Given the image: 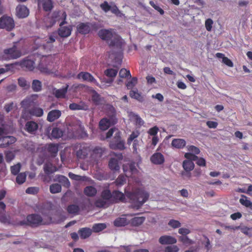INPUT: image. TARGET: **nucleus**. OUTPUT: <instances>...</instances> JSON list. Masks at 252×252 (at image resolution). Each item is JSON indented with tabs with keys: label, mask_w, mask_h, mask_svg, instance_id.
Instances as JSON below:
<instances>
[{
	"label": "nucleus",
	"mask_w": 252,
	"mask_h": 252,
	"mask_svg": "<svg viewBox=\"0 0 252 252\" xmlns=\"http://www.w3.org/2000/svg\"><path fill=\"white\" fill-rule=\"evenodd\" d=\"M126 181V179L123 175H120L118 178L116 179L115 184L116 186L119 187L122 186Z\"/></svg>",
	"instance_id": "46"
},
{
	"label": "nucleus",
	"mask_w": 252,
	"mask_h": 252,
	"mask_svg": "<svg viewBox=\"0 0 252 252\" xmlns=\"http://www.w3.org/2000/svg\"><path fill=\"white\" fill-rule=\"evenodd\" d=\"M36 95H32L28 96L23 100L21 102L22 107L26 111L34 107L36 105Z\"/></svg>",
	"instance_id": "10"
},
{
	"label": "nucleus",
	"mask_w": 252,
	"mask_h": 252,
	"mask_svg": "<svg viewBox=\"0 0 252 252\" xmlns=\"http://www.w3.org/2000/svg\"><path fill=\"white\" fill-rule=\"evenodd\" d=\"M43 219L41 216L38 214H31L27 216L26 220L19 222L20 225H28L31 227H38L43 224Z\"/></svg>",
	"instance_id": "3"
},
{
	"label": "nucleus",
	"mask_w": 252,
	"mask_h": 252,
	"mask_svg": "<svg viewBox=\"0 0 252 252\" xmlns=\"http://www.w3.org/2000/svg\"><path fill=\"white\" fill-rule=\"evenodd\" d=\"M168 225L170 227L176 228L181 227V223L177 220H170L168 222Z\"/></svg>",
	"instance_id": "57"
},
{
	"label": "nucleus",
	"mask_w": 252,
	"mask_h": 252,
	"mask_svg": "<svg viewBox=\"0 0 252 252\" xmlns=\"http://www.w3.org/2000/svg\"><path fill=\"white\" fill-rule=\"evenodd\" d=\"M152 163L157 165H160L165 161L164 157L161 153H155L151 157Z\"/></svg>",
	"instance_id": "18"
},
{
	"label": "nucleus",
	"mask_w": 252,
	"mask_h": 252,
	"mask_svg": "<svg viewBox=\"0 0 252 252\" xmlns=\"http://www.w3.org/2000/svg\"><path fill=\"white\" fill-rule=\"evenodd\" d=\"M16 178V183L19 185H21L25 182L26 180V174L25 173H21L17 174Z\"/></svg>",
	"instance_id": "47"
},
{
	"label": "nucleus",
	"mask_w": 252,
	"mask_h": 252,
	"mask_svg": "<svg viewBox=\"0 0 252 252\" xmlns=\"http://www.w3.org/2000/svg\"><path fill=\"white\" fill-rule=\"evenodd\" d=\"M29 114L31 116H34L36 117H41L43 115V110L37 107H32L27 110Z\"/></svg>",
	"instance_id": "28"
},
{
	"label": "nucleus",
	"mask_w": 252,
	"mask_h": 252,
	"mask_svg": "<svg viewBox=\"0 0 252 252\" xmlns=\"http://www.w3.org/2000/svg\"><path fill=\"white\" fill-rule=\"evenodd\" d=\"M90 149L86 144H82L77 151L76 156L79 159H85L89 155Z\"/></svg>",
	"instance_id": "14"
},
{
	"label": "nucleus",
	"mask_w": 252,
	"mask_h": 252,
	"mask_svg": "<svg viewBox=\"0 0 252 252\" xmlns=\"http://www.w3.org/2000/svg\"><path fill=\"white\" fill-rule=\"evenodd\" d=\"M108 167L111 170L117 171L119 170L120 167L118 160L114 158H111L108 162Z\"/></svg>",
	"instance_id": "35"
},
{
	"label": "nucleus",
	"mask_w": 252,
	"mask_h": 252,
	"mask_svg": "<svg viewBox=\"0 0 252 252\" xmlns=\"http://www.w3.org/2000/svg\"><path fill=\"white\" fill-rule=\"evenodd\" d=\"M98 35L101 39L106 41L110 47L116 46L120 48L122 47V38L118 34L112 32L111 29L101 30L98 31Z\"/></svg>",
	"instance_id": "2"
},
{
	"label": "nucleus",
	"mask_w": 252,
	"mask_h": 252,
	"mask_svg": "<svg viewBox=\"0 0 252 252\" xmlns=\"http://www.w3.org/2000/svg\"><path fill=\"white\" fill-rule=\"evenodd\" d=\"M15 27L14 21L10 17L3 15L0 18V29L11 31Z\"/></svg>",
	"instance_id": "6"
},
{
	"label": "nucleus",
	"mask_w": 252,
	"mask_h": 252,
	"mask_svg": "<svg viewBox=\"0 0 252 252\" xmlns=\"http://www.w3.org/2000/svg\"><path fill=\"white\" fill-rule=\"evenodd\" d=\"M95 24L91 23H80L77 26V31L78 33L82 34H89L91 29H95Z\"/></svg>",
	"instance_id": "9"
},
{
	"label": "nucleus",
	"mask_w": 252,
	"mask_h": 252,
	"mask_svg": "<svg viewBox=\"0 0 252 252\" xmlns=\"http://www.w3.org/2000/svg\"><path fill=\"white\" fill-rule=\"evenodd\" d=\"M119 76L122 78H131L130 72L125 68H122L120 70Z\"/></svg>",
	"instance_id": "50"
},
{
	"label": "nucleus",
	"mask_w": 252,
	"mask_h": 252,
	"mask_svg": "<svg viewBox=\"0 0 252 252\" xmlns=\"http://www.w3.org/2000/svg\"><path fill=\"white\" fill-rule=\"evenodd\" d=\"M131 117L133 120L135 121L137 125L141 126L144 124L143 120L141 119L139 115L133 113L131 115Z\"/></svg>",
	"instance_id": "52"
},
{
	"label": "nucleus",
	"mask_w": 252,
	"mask_h": 252,
	"mask_svg": "<svg viewBox=\"0 0 252 252\" xmlns=\"http://www.w3.org/2000/svg\"><path fill=\"white\" fill-rule=\"evenodd\" d=\"M32 88L35 92H38L42 90V83L38 80H34L32 82Z\"/></svg>",
	"instance_id": "41"
},
{
	"label": "nucleus",
	"mask_w": 252,
	"mask_h": 252,
	"mask_svg": "<svg viewBox=\"0 0 252 252\" xmlns=\"http://www.w3.org/2000/svg\"><path fill=\"white\" fill-rule=\"evenodd\" d=\"M80 210V208L77 204H70L67 206V211L69 214L77 215Z\"/></svg>",
	"instance_id": "36"
},
{
	"label": "nucleus",
	"mask_w": 252,
	"mask_h": 252,
	"mask_svg": "<svg viewBox=\"0 0 252 252\" xmlns=\"http://www.w3.org/2000/svg\"><path fill=\"white\" fill-rule=\"evenodd\" d=\"M139 132L138 131H133L131 134L130 135V136L127 139V144L129 145L131 144L132 141L135 140L137 137H138L139 135Z\"/></svg>",
	"instance_id": "51"
},
{
	"label": "nucleus",
	"mask_w": 252,
	"mask_h": 252,
	"mask_svg": "<svg viewBox=\"0 0 252 252\" xmlns=\"http://www.w3.org/2000/svg\"><path fill=\"white\" fill-rule=\"evenodd\" d=\"M106 224L103 223H95L93 226V230L94 232H98L106 228Z\"/></svg>",
	"instance_id": "45"
},
{
	"label": "nucleus",
	"mask_w": 252,
	"mask_h": 252,
	"mask_svg": "<svg viewBox=\"0 0 252 252\" xmlns=\"http://www.w3.org/2000/svg\"><path fill=\"white\" fill-rule=\"evenodd\" d=\"M61 116V111L59 110H52L48 113L47 120L49 122H53Z\"/></svg>",
	"instance_id": "24"
},
{
	"label": "nucleus",
	"mask_w": 252,
	"mask_h": 252,
	"mask_svg": "<svg viewBox=\"0 0 252 252\" xmlns=\"http://www.w3.org/2000/svg\"><path fill=\"white\" fill-rule=\"evenodd\" d=\"M45 149L52 156L56 157L59 152V145L56 144L49 143L45 145Z\"/></svg>",
	"instance_id": "25"
},
{
	"label": "nucleus",
	"mask_w": 252,
	"mask_h": 252,
	"mask_svg": "<svg viewBox=\"0 0 252 252\" xmlns=\"http://www.w3.org/2000/svg\"><path fill=\"white\" fill-rule=\"evenodd\" d=\"M38 4L42 6L43 10L46 12H51L53 8L52 0H40Z\"/></svg>",
	"instance_id": "22"
},
{
	"label": "nucleus",
	"mask_w": 252,
	"mask_h": 252,
	"mask_svg": "<svg viewBox=\"0 0 252 252\" xmlns=\"http://www.w3.org/2000/svg\"><path fill=\"white\" fill-rule=\"evenodd\" d=\"M145 220L144 217H136L129 220V224L132 226L137 227L143 223Z\"/></svg>",
	"instance_id": "26"
},
{
	"label": "nucleus",
	"mask_w": 252,
	"mask_h": 252,
	"mask_svg": "<svg viewBox=\"0 0 252 252\" xmlns=\"http://www.w3.org/2000/svg\"><path fill=\"white\" fill-rule=\"evenodd\" d=\"M63 135V131L59 127H53L52 130L51 136L52 138H60Z\"/></svg>",
	"instance_id": "40"
},
{
	"label": "nucleus",
	"mask_w": 252,
	"mask_h": 252,
	"mask_svg": "<svg viewBox=\"0 0 252 252\" xmlns=\"http://www.w3.org/2000/svg\"><path fill=\"white\" fill-rule=\"evenodd\" d=\"M129 95H130L131 98H134L140 102L144 100L143 96L141 95V94L138 93L136 89L135 90H131L130 91V93H129Z\"/></svg>",
	"instance_id": "37"
},
{
	"label": "nucleus",
	"mask_w": 252,
	"mask_h": 252,
	"mask_svg": "<svg viewBox=\"0 0 252 252\" xmlns=\"http://www.w3.org/2000/svg\"><path fill=\"white\" fill-rule=\"evenodd\" d=\"M38 128V125L34 121H28L25 125L26 130L31 134H34Z\"/></svg>",
	"instance_id": "21"
},
{
	"label": "nucleus",
	"mask_w": 252,
	"mask_h": 252,
	"mask_svg": "<svg viewBox=\"0 0 252 252\" xmlns=\"http://www.w3.org/2000/svg\"><path fill=\"white\" fill-rule=\"evenodd\" d=\"M129 224V220L126 218L120 217L114 220V224L116 227H123Z\"/></svg>",
	"instance_id": "31"
},
{
	"label": "nucleus",
	"mask_w": 252,
	"mask_h": 252,
	"mask_svg": "<svg viewBox=\"0 0 252 252\" xmlns=\"http://www.w3.org/2000/svg\"><path fill=\"white\" fill-rule=\"evenodd\" d=\"M183 168L185 171H191L194 168V164L193 161L190 160H184L183 162Z\"/></svg>",
	"instance_id": "39"
},
{
	"label": "nucleus",
	"mask_w": 252,
	"mask_h": 252,
	"mask_svg": "<svg viewBox=\"0 0 252 252\" xmlns=\"http://www.w3.org/2000/svg\"><path fill=\"white\" fill-rule=\"evenodd\" d=\"M158 242L162 245H173L177 243V239L171 236L163 235L158 239Z\"/></svg>",
	"instance_id": "17"
},
{
	"label": "nucleus",
	"mask_w": 252,
	"mask_h": 252,
	"mask_svg": "<svg viewBox=\"0 0 252 252\" xmlns=\"http://www.w3.org/2000/svg\"><path fill=\"white\" fill-rule=\"evenodd\" d=\"M14 64V65H19L23 69L30 71L33 70L35 67L34 61L29 59L28 57L19 62H16Z\"/></svg>",
	"instance_id": "11"
},
{
	"label": "nucleus",
	"mask_w": 252,
	"mask_h": 252,
	"mask_svg": "<svg viewBox=\"0 0 252 252\" xmlns=\"http://www.w3.org/2000/svg\"><path fill=\"white\" fill-rule=\"evenodd\" d=\"M57 38L56 33H53L49 35L48 38L45 40L46 43L43 45V48L45 50H48L51 51L53 48V45H52L53 42L56 41Z\"/></svg>",
	"instance_id": "16"
},
{
	"label": "nucleus",
	"mask_w": 252,
	"mask_h": 252,
	"mask_svg": "<svg viewBox=\"0 0 252 252\" xmlns=\"http://www.w3.org/2000/svg\"><path fill=\"white\" fill-rule=\"evenodd\" d=\"M128 169L129 172L131 174L134 173L137 171L136 168L135 167V164L134 162L131 163H127L123 165V170L125 173L127 174Z\"/></svg>",
	"instance_id": "34"
},
{
	"label": "nucleus",
	"mask_w": 252,
	"mask_h": 252,
	"mask_svg": "<svg viewBox=\"0 0 252 252\" xmlns=\"http://www.w3.org/2000/svg\"><path fill=\"white\" fill-rule=\"evenodd\" d=\"M149 4H151L153 8H154L155 9H156L157 11L159 12L160 15H162L164 14V10H162V9L160 8L159 6L155 4L153 0L150 1Z\"/></svg>",
	"instance_id": "61"
},
{
	"label": "nucleus",
	"mask_w": 252,
	"mask_h": 252,
	"mask_svg": "<svg viewBox=\"0 0 252 252\" xmlns=\"http://www.w3.org/2000/svg\"><path fill=\"white\" fill-rule=\"evenodd\" d=\"M125 196L129 200V202L131 204L132 207L139 209L144 203L148 201L149 194L144 189L138 188L132 189L131 191L125 190V194L119 190H115L112 192L110 204L124 202Z\"/></svg>",
	"instance_id": "1"
},
{
	"label": "nucleus",
	"mask_w": 252,
	"mask_h": 252,
	"mask_svg": "<svg viewBox=\"0 0 252 252\" xmlns=\"http://www.w3.org/2000/svg\"><path fill=\"white\" fill-rule=\"evenodd\" d=\"M213 25V20L211 19H208L205 21V27L207 31H211Z\"/></svg>",
	"instance_id": "64"
},
{
	"label": "nucleus",
	"mask_w": 252,
	"mask_h": 252,
	"mask_svg": "<svg viewBox=\"0 0 252 252\" xmlns=\"http://www.w3.org/2000/svg\"><path fill=\"white\" fill-rule=\"evenodd\" d=\"M179 248L177 245L168 246L166 247L164 252H178Z\"/></svg>",
	"instance_id": "60"
},
{
	"label": "nucleus",
	"mask_w": 252,
	"mask_h": 252,
	"mask_svg": "<svg viewBox=\"0 0 252 252\" xmlns=\"http://www.w3.org/2000/svg\"><path fill=\"white\" fill-rule=\"evenodd\" d=\"M239 201L241 205L245 206L246 207L252 208V202L248 199L247 196L241 195Z\"/></svg>",
	"instance_id": "42"
},
{
	"label": "nucleus",
	"mask_w": 252,
	"mask_h": 252,
	"mask_svg": "<svg viewBox=\"0 0 252 252\" xmlns=\"http://www.w3.org/2000/svg\"><path fill=\"white\" fill-rule=\"evenodd\" d=\"M92 100L95 105H98L101 101V97L98 94L95 93L93 95Z\"/></svg>",
	"instance_id": "63"
},
{
	"label": "nucleus",
	"mask_w": 252,
	"mask_h": 252,
	"mask_svg": "<svg viewBox=\"0 0 252 252\" xmlns=\"http://www.w3.org/2000/svg\"><path fill=\"white\" fill-rule=\"evenodd\" d=\"M68 88V85H66L65 86L62 87L60 89H55L53 90V94L57 98H64L67 92Z\"/></svg>",
	"instance_id": "20"
},
{
	"label": "nucleus",
	"mask_w": 252,
	"mask_h": 252,
	"mask_svg": "<svg viewBox=\"0 0 252 252\" xmlns=\"http://www.w3.org/2000/svg\"><path fill=\"white\" fill-rule=\"evenodd\" d=\"M158 128L157 126H154L148 131V133L150 135L153 136H157L158 132Z\"/></svg>",
	"instance_id": "62"
},
{
	"label": "nucleus",
	"mask_w": 252,
	"mask_h": 252,
	"mask_svg": "<svg viewBox=\"0 0 252 252\" xmlns=\"http://www.w3.org/2000/svg\"><path fill=\"white\" fill-rule=\"evenodd\" d=\"M120 137L118 136L117 139L115 141H111L110 143V148L111 149H119L120 150H124L125 144L124 142L121 140H118L120 139Z\"/></svg>",
	"instance_id": "23"
},
{
	"label": "nucleus",
	"mask_w": 252,
	"mask_h": 252,
	"mask_svg": "<svg viewBox=\"0 0 252 252\" xmlns=\"http://www.w3.org/2000/svg\"><path fill=\"white\" fill-rule=\"evenodd\" d=\"M186 145V141L183 139L176 138L174 139L172 141V145L173 147L180 149H183Z\"/></svg>",
	"instance_id": "27"
},
{
	"label": "nucleus",
	"mask_w": 252,
	"mask_h": 252,
	"mask_svg": "<svg viewBox=\"0 0 252 252\" xmlns=\"http://www.w3.org/2000/svg\"><path fill=\"white\" fill-rule=\"evenodd\" d=\"M111 120L113 121V122H112ZM111 120L107 118H103L101 119L99 122V128L102 130H107L108 127L111 126L112 123H115L116 122L115 118L112 117Z\"/></svg>",
	"instance_id": "19"
},
{
	"label": "nucleus",
	"mask_w": 252,
	"mask_h": 252,
	"mask_svg": "<svg viewBox=\"0 0 252 252\" xmlns=\"http://www.w3.org/2000/svg\"><path fill=\"white\" fill-rule=\"evenodd\" d=\"M39 189L37 187H31L28 188L26 190V193L35 194L38 193Z\"/></svg>",
	"instance_id": "59"
},
{
	"label": "nucleus",
	"mask_w": 252,
	"mask_h": 252,
	"mask_svg": "<svg viewBox=\"0 0 252 252\" xmlns=\"http://www.w3.org/2000/svg\"><path fill=\"white\" fill-rule=\"evenodd\" d=\"M102 199H99L95 202V205L98 207H103L106 203L110 204L112 197V192L109 189H104L101 194Z\"/></svg>",
	"instance_id": "7"
},
{
	"label": "nucleus",
	"mask_w": 252,
	"mask_h": 252,
	"mask_svg": "<svg viewBox=\"0 0 252 252\" xmlns=\"http://www.w3.org/2000/svg\"><path fill=\"white\" fill-rule=\"evenodd\" d=\"M100 7L104 12H107L111 11L112 13L117 16L119 15L121 13L120 11L115 4L111 6L108 4L107 1H105L104 2L100 4Z\"/></svg>",
	"instance_id": "12"
},
{
	"label": "nucleus",
	"mask_w": 252,
	"mask_h": 252,
	"mask_svg": "<svg viewBox=\"0 0 252 252\" xmlns=\"http://www.w3.org/2000/svg\"><path fill=\"white\" fill-rule=\"evenodd\" d=\"M29 14V9L25 5L19 4L16 8V15L19 18H25Z\"/></svg>",
	"instance_id": "15"
},
{
	"label": "nucleus",
	"mask_w": 252,
	"mask_h": 252,
	"mask_svg": "<svg viewBox=\"0 0 252 252\" xmlns=\"http://www.w3.org/2000/svg\"><path fill=\"white\" fill-rule=\"evenodd\" d=\"M66 13L65 12L62 13V17H63V21L60 23V28L58 30V34L61 37L66 38L68 37L71 34L72 32V27H62L66 23Z\"/></svg>",
	"instance_id": "8"
},
{
	"label": "nucleus",
	"mask_w": 252,
	"mask_h": 252,
	"mask_svg": "<svg viewBox=\"0 0 252 252\" xmlns=\"http://www.w3.org/2000/svg\"><path fill=\"white\" fill-rule=\"evenodd\" d=\"M77 78V79H82L84 81L93 82L95 85H98V82L93 75L88 72L81 71L78 74Z\"/></svg>",
	"instance_id": "13"
},
{
	"label": "nucleus",
	"mask_w": 252,
	"mask_h": 252,
	"mask_svg": "<svg viewBox=\"0 0 252 252\" xmlns=\"http://www.w3.org/2000/svg\"><path fill=\"white\" fill-rule=\"evenodd\" d=\"M92 232L93 230L88 227H83L78 231V234L80 235V237L84 239L90 237Z\"/></svg>",
	"instance_id": "29"
},
{
	"label": "nucleus",
	"mask_w": 252,
	"mask_h": 252,
	"mask_svg": "<svg viewBox=\"0 0 252 252\" xmlns=\"http://www.w3.org/2000/svg\"><path fill=\"white\" fill-rule=\"evenodd\" d=\"M18 83L19 86L25 89H27L30 86V84L28 83L25 78L21 77L18 78Z\"/></svg>",
	"instance_id": "49"
},
{
	"label": "nucleus",
	"mask_w": 252,
	"mask_h": 252,
	"mask_svg": "<svg viewBox=\"0 0 252 252\" xmlns=\"http://www.w3.org/2000/svg\"><path fill=\"white\" fill-rule=\"evenodd\" d=\"M239 230H240L244 234L249 236L252 234V228H249L247 226H240Z\"/></svg>",
	"instance_id": "58"
},
{
	"label": "nucleus",
	"mask_w": 252,
	"mask_h": 252,
	"mask_svg": "<svg viewBox=\"0 0 252 252\" xmlns=\"http://www.w3.org/2000/svg\"><path fill=\"white\" fill-rule=\"evenodd\" d=\"M61 186L59 184L55 183L51 185L49 187V190L51 193H59L61 191Z\"/></svg>",
	"instance_id": "44"
},
{
	"label": "nucleus",
	"mask_w": 252,
	"mask_h": 252,
	"mask_svg": "<svg viewBox=\"0 0 252 252\" xmlns=\"http://www.w3.org/2000/svg\"><path fill=\"white\" fill-rule=\"evenodd\" d=\"M118 74V70L114 68H108L105 71V74L108 77L114 78Z\"/></svg>",
	"instance_id": "48"
},
{
	"label": "nucleus",
	"mask_w": 252,
	"mask_h": 252,
	"mask_svg": "<svg viewBox=\"0 0 252 252\" xmlns=\"http://www.w3.org/2000/svg\"><path fill=\"white\" fill-rule=\"evenodd\" d=\"M21 168V165L20 163L16 164L14 165L11 166L10 171L11 174L14 175L19 174L18 173L20 171Z\"/></svg>",
	"instance_id": "53"
},
{
	"label": "nucleus",
	"mask_w": 252,
	"mask_h": 252,
	"mask_svg": "<svg viewBox=\"0 0 252 252\" xmlns=\"http://www.w3.org/2000/svg\"><path fill=\"white\" fill-rule=\"evenodd\" d=\"M187 149L190 153H193L195 155H198L200 153L199 149L194 145L188 146Z\"/></svg>",
	"instance_id": "56"
},
{
	"label": "nucleus",
	"mask_w": 252,
	"mask_h": 252,
	"mask_svg": "<svg viewBox=\"0 0 252 252\" xmlns=\"http://www.w3.org/2000/svg\"><path fill=\"white\" fill-rule=\"evenodd\" d=\"M179 240L186 246H190L194 243V241L189 238L187 236H179Z\"/></svg>",
	"instance_id": "43"
},
{
	"label": "nucleus",
	"mask_w": 252,
	"mask_h": 252,
	"mask_svg": "<svg viewBox=\"0 0 252 252\" xmlns=\"http://www.w3.org/2000/svg\"><path fill=\"white\" fill-rule=\"evenodd\" d=\"M22 56L21 51L17 47L13 45L12 47L6 48L3 51L1 56L2 59L5 61L17 59Z\"/></svg>",
	"instance_id": "4"
},
{
	"label": "nucleus",
	"mask_w": 252,
	"mask_h": 252,
	"mask_svg": "<svg viewBox=\"0 0 252 252\" xmlns=\"http://www.w3.org/2000/svg\"><path fill=\"white\" fill-rule=\"evenodd\" d=\"M86 195L93 197L97 193V190L93 186H87L84 190Z\"/></svg>",
	"instance_id": "38"
},
{
	"label": "nucleus",
	"mask_w": 252,
	"mask_h": 252,
	"mask_svg": "<svg viewBox=\"0 0 252 252\" xmlns=\"http://www.w3.org/2000/svg\"><path fill=\"white\" fill-rule=\"evenodd\" d=\"M104 151V149H103L101 147H99L98 146L95 147L93 150L91 157L95 159L97 158H100L102 157V154Z\"/></svg>",
	"instance_id": "33"
},
{
	"label": "nucleus",
	"mask_w": 252,
	"mask_h": 252,
	"mask_svg": "<svg viewBox=\"0 0 252 252\" xmlns=\"http://www.w3.org/2000/svg\"><path fill=\"white\" fill-rule=\"evenodd\" d=\"M43 169L45 174L50 175L57 171V167L52 163H47L44 164Z\"/></svg>",
	"instance_id": "32"
},
{
	"label": "nucleus",
	"mask_w": 252,
	"mask_h": 252,
	"mask_svg": "<svg viewBox=\"0 0 252 252\" xmlns=\"http://www.w3.org/2000/svg\"><path fill=\"white\" fill-rule=\"evenodd\" d=\"M16 140V138L13 136H4L2 138V141L4 143L0 145V147L2 148H6L9 145L15 143Z\"/></svg>",
	"instance_id": "30"
},
{
	"label": "nucleus",
	"mask_w": 252,
	"mask_h": 252,
	"mask_svg": "<svg viewBox=\"0 0 252 252\" xmlns=\"http://www.w3.org/2000/svg\"><path fill=\"white\" fill-rule=\"evenodd\" d=\"M185 157L187 159L186 160L195 161L198 159V157L195 154L191 153H186Z\"/></svg>",
	"instance_id": "55"
},
{
	"label": "nucleus",
	"mask_w": 252,
	"mask_h": 252,
	"mask_svg": "<svg viewBox=\"0 0 252 252\" xmlns=\"http://www.w3.org/2000/svg\"><path fill=\"white\" fill-rule=\"evenodd\" d=\"M53 62L50 56L43 57L39 63L38 67L40 72L44 73L50 74L52 72V65Z\"/></svg>",
	"instance_id": "5"
},
{
	"label": "nucleus",
	"mask_w": 252,
	"mask_h": 252,
	"mask_svg": "<svg viewBox=\"0 0 252 252\" xmlns=\"http://www.w3.org/2000/svg\"><path fill=\"white\" fill-rule=\"evenodd\" d=\"M137 82L136 77H133L130 81L127 82L126 86L128 90H131L135 86Z\"/></svg>",
	"instance_id": "54"
}]
</instances>
